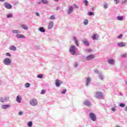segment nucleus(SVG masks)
Segmentation results:
<instances>
[{"label":"nucleus","instance_id":"obj_42","mask_svg":"<svg viewBox=\"0 0 127 127\" xmlns=\"http://www.w3.org/2000/svg\"><path fill=\"white\" fill-rule=\"evenodd\" d=\"M94 15V12H88V15H89L90 16H92V15Z\"/></svg>","mask_w":127,"mask_h":127},{"label":"nucleus","instance_id":"obj_59","mask_svg":"<svg viewBox=\"0 0 127 127\" xmlns=\"http://www.w3.org/2000/svg\"><path fill=\"white\" fill-rule=\"evenodd\" d=\"M54 1H55L56 2H58V1H59V0H54Z\"/></svg>","mask_w":127,"mask_h":127},{"label":"nucleus","instance_id":"obj_7","mask_svg":"<svg viewBox=\"0 0 127 127\" xmlns=\"http://www.w3.org/2000/svg\"><path fill=\"white\" fill-rule=\"evenodd\" d=\"M95 58V55H90L87 56L85 58L86 61H91V60H93Z\"/></svg>","mask_w":127,"mask_h":127},{"label":"nucleus","instance_id":"obj_34","mask_svg":"<svg viewBox=\"0 0 127 127\" xmlns=\"http://www.w3.org/2000/svg\"><path fill=\"white\" fill-rule=\"evenodd\" d=\"M103 7L106 9V8H108L109 7V4L105 3L103 4Z\"/></svg>","mask_w":127,"mask_h":127},{"label":"nucleus","instance_id":"obj_6","mask_svg":"<svg viewBox=\"0 0 127 127\" xmlns=\"http://www.w3.org/2000/svg\"><path fill=\"white\" fill-rule=\"evenodd\" d=\"M95 97L97 99H102L103 97V93L102 92H97L96 93Z\"/></svg>","mask_w":127,"mask_h":127},{"label":"nucleus","instance_id":"obj_22","mask_svg":"<svg viewBox=\"0 0 127 127\" xmlns=\"http://www.w3.org/2000/svg\"><path fill=\"white\" fill-rule=\"evenodd\" d=\"M92 38L93 40H98L99 37H98V36H97V34H94L92 36Z\"/></svg>","mask_w":127,"mask_h":127},{"label":"nucleus","instance_id":"obj_21","mask_svg":"<svg viewBox=\"0 0 127 127\" xmlns=\"http://www.w3.org/2000/svg\"><path fill=\"white\" fill-rule=\"evenodd\" d=\"M12 33L14 34H20V33H21V32H20V31L18 30H13L12 31Z\"/></svg>","mask_w":127,"mask_h":127},{"label":"nucleus","instance_id":"obj_27","mask_svg":"<svg viewBox=\"0 0 127 127\" xmlns=\"http://www.w3.org/2000/svg\"><path fill=\"white\" fill-rule=\"evenodd\" d=\"M42 2L44 4H48V3H49V1H48V0H42Z\"/></svg>","mask_w":127,"mask_h":127},{"label":"nucleus","instance_id":"obj_17","mask_svg":"<svg viewBox=\"0 0 127 127\" xmlns=\"http://www.w3.org/2000/svg\"><path fill=\"white\" fill-rule=\"evenodd\" d=\"M84 106H86V107H90L91 106V102L88 100H86L83 103Z\"/></svg>","mask_w":127,"mask_h":127},{"label":"nucleus","instance_id":"obj_49","mask_svg":"<svg viewBox=\"0 0 127 127\" xmlns=\"http://www.w3.org/2000/svg\"><path fill=\"white\" fill-rule=\"evenodd\" d=\"M23 112H22V111H20L19 112V116H22V115H23Z\"/></svg>","mask_w":127,"mask_h":127},{"label":"nucleus","instance_id":"obj_44","mask_svg":"<svg viewBox=\"0 0 127 127\" xmlns=\"http://www.w3.org/2000/svg\"><path fill=\"white\" fill-rule=\"evenodd\" d=\"M78 66H79V64H78L77 63H74V67L75 68H78Z\"/></svg>","mask_w":127,"mask_h":127},{"label":"nucleus","instance_id":"obj_52","mask_svg":"<svg viewBox=\"0 0 127 127\" xmlns=\"http://www.w3.org/2000/svg\"><path fill=\"white\" fill-rule=\"evenodd\" d=\"M86 51H87V52H91V51H92V49L86 50Z\"/></svg>","mask_w":127,"mask_h":127},{"label":"nucleus","instance_id":"obj_1","mask_svg":"<svg viewBox=\"0 0 127 127\" xmlns=\"http://www.w3.org/2000/svg\"><path fill=\"white\" fill-rule=\"evenodd\" d=\"M3 64L5 66H10L12 64V61L8 58H5L3 60Z\"/></svg>","mask_w":127,"mask_h":127},{"label":"nucleus","instance_id":"obj_37","mask_svg":"<svg viewBox=\"0 0 127 127\" xmlns=\"http://www.w3.org/2000/svg\"><path fill=\"white\" fill-rule=\"evenodd\" d=\"M25 88H29L30 87V83L27 82L25 84Z\"/></svg>","mask_w":127,"mask_h":127},{"label":"nucleus","instance_id":"obj_43","mask_svg":"<svg viewBox=\"0 0 127 127\" xmlns=\"http://www.w3.org/2000/svg\"><path fill=\"white\" fill-rule=\"evenodd\" d=\"M5 55L6 56H8V57H11V55L9 53H6Z\"/></svg>","mask_w":127,"mask_h":127},{"label":"nucleus","instance_id":"obj_38","mask_svg":"<svg viewBox=\"0 0 127 127\" xmlns=\"http://www.w3.org/2000/svg\"><path fill=\"white\" fill-rule=\"evenodd\" d=\"M66 92H67V89H64L63 90V91H61V94H63V95H64L66 94Z\"/></svg>","mask_w":127,"mask_h":127},{"label":"nucleus","instance_id":"obj_45","mask_svg":"<svg viewBox=\"0 0 127 127\" xmlns=\"http://www.w3.org/2000/svg\"><path fill=\"white\" fill-rule=\"evenodd\" d=\"M122 37H123V34H121L117 37V38H118V39H121Z\"/></svg>","mask_w":127,"mask_h":127},{"label":"nucleus","instance_id":"obj_53","mask_svg":"<svg viewBox=\"0 0 127 127\" xmlns=\"http://www.w3.org/2000/svg\"><path fill=\"white\" fill-rule=\"evenodd\" d=\"M41 3H42V0H41V1H39V2H38V4H41Z\"/></svg>","mask_w":127,"mask_h":127},{"label":"nucleus","instance_id":"obj_3","mask_svg":"<svg viewBox=\"0 0 127 127\" xmlns=\"http://www.w3.org/2000/svg\"><path fill=\"white\" fill-rule=\"evenodd\" d=\"M89 118L92 122H96L97 121V116H96V114L95 113L91 112L89 113Z\"/></svg>","mask_w":127,"mask_h":127},{"label":"nucleus","instance_id":"obj_14","mask_svg":"<svg viewBox=\"0 0 127 127\" xmlns=\"http://www.w3.org/2000/svg\"><path fill=\"white\" fill-rule=\"evenodd\" d=\"M73 10H74V6H70L69 7V9L68 10V12H67L68 14H71V13L73 12Z\"/></svg>","mask_w":127,"mask_h":127},{"label":"nucleus","instance_id":"obj_23","mask_svg":"<svg viewBox=\"0 0 127 127\" xmlns=\"http://www.w3.org/2000/svg\"><path fill=\"white\" fill-rule=\"evenodd\" d=\"M73 39L77 46H79V44L78 43V40H77V38L75 37H73Z\"/></svg>","mask_w":127,"mask_h":127},{"label":"nucleus","instance_id":"obj_46","mask_svg":"<svg viewBox=\"0 0 127 127\" xmlns=\"http://www.w3.org/2000/svg\"><path fill=\"white\" fill-rule=\"evenodd\" d=\"M114 1L116 3V4H118V3H119V2H120V0H114Z\"/></svg>","mask_w":127,"mask_h":127},{"label":"nucleus","instance_id":"obj_5","mask_svg":"<svg viewBox=\"0 0 127 127\" xmlns=\"http://www.w3.org/2000/svg\"><path fill=\"white\" fill-rule=\"evenodd\" d=\"M8 101H9V96L0 97V103H4L5 102H8Z\"/></svg>","mask_w":127,"mask_h":127},{"label":"nucleus","instance_id":"obj_25","mask_svg":"<svg viewBox=\"0 0 127 127\" xmlns=\"http://www.w3.org/2000/svg\"><path fill=\"white\" fill-rule=\"evenodd\" d=\"M83 2L85 6H88L89 5V1L87 0H84Z\"/></svg>","mask_w":127,"mask_h":127},{"label":"nucleus","instance_id":"obj_13","mask_svg":"<svg viewBox=\"0 0 127 127\" xmlns=\"http://www.w3.org/2000/svg\"><path fill=\"white\" fill-rule=\"evenodd\" d=\"M82 43L86 45V46H90V43H89V41L87 39H83L82 40Z\"/></svg>","mask_w":127,"mask_h":127},{"label":"nucleus","instance_id":"obj_60","mask_svg":"<svg viewBox=\"0 0 127 127\" xmlns=\"http://www.w3.org/2000/svg\"><path fill=\"white\" fill-rule=\"evenodd\" d=\"M125 84H126V85H127V80L125 81Z\"/></svg>","mask_w":127,"mask_h":127},{"label":"nucleus","instance_id":"obj_32","mask_svg":"<svg viewBox=\"0 0 127 127\" xmlns=\"http://www.w3.org/2000/svg\"><path fill=\"white\" fill-rule=\"evenodd\" d=\"M116 108H117V105H114V107L111 108V111H112V112H115V111H117V109Z\"/></svg>","mask_w":127,"mask_h":127},{"label":"nucleus","instance_id":"obj_55","mask_svg":"<svg viewBox=\"0 0 127 127\" xmlns=\"http://www.w3.org/2000/svg\"><path fill=\"white\" fill-rule=\"evenodd\" d=\"M36 15H37V16H39V15H40L39 14V13L37 12V13H36Z\"/></svg>","mask_w":127,"mask_h":127},{"label":"nucleus","instance_id":"obj_30","mask_svg":"<svg viewBox=\"0 0 127 127\" xmlns=\"http://www.w3.org/2000/svg\"><path fill=\"white\" fill-rule=\"evenodd\" d=\"M88 23H89V20L87 19H85L83 22L84 25H88Z\"/></svg>","mask_w":127,"mask_h":127},{"label":"nucleus","instance_id":"obj_9","mask_svg":"<svg viewBox=\"0 0 127 127\" xmlns=\"http://www.w3.org/2000/svg\"><path fill=\"white\" fill-rule=\"evenodd\" d=\"M61 84H63V82L61 81L60 80H56L55 85L56 87H60Z\"/></svg>","mask_w":127,"mask_h":127},{"label":"nucleus","instance_id":"obj_10","mask_svg":"<svg viewBox=\"0 0 127 127\" xmlns=\"http://www.w3.org/2000/svg\"><path fill=\"white\" fill-rule=\"evenodd\" d=\"M11 106H10V104H5L2 105L1 106V109H3V110H6L7 109H9V108H10Z\"/></svg>","mask_w":127,"mask_h":127},{"label":"nucleus","instance_id":"obj_48","mask_svg":"<svg viewBox=\"0 0 127 127\" xmlns=\"http://www.w3.org/2000/svg\"><path fill=\"white\" fill-rule=\"evenodd\" d=\"M39 48H40V47L39 46H36L35 47V49H37V50H38V49H39Z\"/></svg>","mask_w":127,"mask_h":127},{"label":"nucleus","instance_id":"obj_54","mask_svg":"<svg viewBox=\"0 0 127 127\" xmlns=\"http://www.w3.org/2000/svg\"><path fill=\"white\" fill-rule=\"evenodd\" d=\"M60 7H59V6H58V7H57V8H56V9H57V10H59V9H60Z\"/></svg>","mask_w":127,"mask_h":127},{"label":"nucleus","instance_id":"obj_8","mask_svg":"<svg viewBox=\"0 0 127 127\" xmlns=\"http://www.w3.org/2000/svg\"><path fill=\"white\" fill-rule=\"evenodd\" d=\"M3 5L5 8H7V9H11V8H12V5L6 2L4 3Z\"/></svg>","mask_w":127,"mask_h":127},{"label":"nucleus","instance_id":"obj_16","mask_svg":"<svg viewBox=\"0 0 127 127\" xmlns=\"http://www.w3.org/2000/svg\"><path fill=\"white\" fill-rule=\"evenodd\" d=\"M117 45L119 47H125L126 46V43L124 42H121L117 44Z\"/></svg>","mask_w":127,"mask_h":127},{"label":"nucleus","instance_id":"obj_11","mask_svg":"<svg viewBox=\"0 0 127 127\" xmlns=\"http://www.w3.org/2000/svg\"><path fill=\"white\" fill-rule=\"evenodd\" d=\"M22 100V97L20 96V95H18L16 98V101L17 103H21V101Z\"/></svg>","mask_w":127,"mask_h":127},{"label":"nucleus","instance_id":"obj_57","mask_svg":"<svg viewBox=\"0 0 127 127\" xmlns=\"http://www.w3.org/2000/svg\"><path fill=\"white\" fill-rule=\"evenodd\" d=\"M86 80H91V78L88 77L86 78Z\"/></svg>","mask_w":127,"mask_h":127},{"label":"nucleus","instance_id":"obj_2","mask_svg":"<svg viewBox=\"0 0 127 127\" xmlns=\"http://www.w3.org/2000/svg\"><path fill=\"white\" fill-rule=\"evenodd\" d=\"M77 50L78 49L76 48L75 46L72 45L70 46L69 51L70 53L72 54V55H77V53L76 52V51H77Z\"/></svg>","mask_w":127,"mask_h":127},{"label":"nucleus","instance_id":"obj_56","mask_svg":"<svg viewBox=\"0 0 127 127\" xmlns=\"http://www.w3.org/2000/svg\"><path fill=\"white\" fill-rule=\"evenodd\" d=\"M125 112H127V106H126L125 108Z\"/></svg>","mask_w":127,"mask_h":127},{"label":"nucleus","instance_id":"obj_33","mask_svg":"<svg viewBox=\"0 0 127 127\" xmlns=\"http://www.w3.org/2000/svg\"><path fill=\"white\" fill-rule=\"evenodd\" d=\"M7 18H11L13 17V15H12V14H8L6 15Z\"/></svg>","mask_w":127,"mask_h":127},{"label":"nucleus","instance_id":"obj_51","mask_svg":"<svg viewBox=\"0 0 127 127\" xmlns=\"http://www.w3.org/2000/svg\"><path fill=\"white\" fill-rule=\"evenodd\" d=\"M73 6H74V7H75V8H78V5H77V4H74Z\"/></svg>","mask_w":127,"mask_h":127},{"label":"nucleus","instance_id":"obj_36","mask_svg":"<svg viewBox=\"0 0 127 127\" xmlns=\"http://www.w3.org/2000/svg\"><path fill=\"white\" fill-rule=\"evenodd\" d=\"M119 106L121 107V108H125V107H126V104H125V103H120L119 104Z\"/></svg>","mask_w":127,"mask_h":127},{"label":"nucleus","instance_id":"obj_29","mask_svg":"<svg viewBox=\"0 0 127 127\" xmlns=\"http://www.w3.org/2000/svg\"><path fill=\"white\" fill-rule=\"evenodd\" d=\"M39 31H40L41 32H43V33L45 32V29H44V28H43V27H40V28H39Z\"/></svg>","mask_w":127,"mask_h":127},{"label":"nucleus","instance_id":"obj_50","mask_svg":"<svg viewBox=\"0 0 127 127\" xmlns=\"http://www.w3.org/2000/svg\"><path fill=\"white\" fill-rule=\"evenodd\" d=\"M127 2V0H122V3H126Z\"/></svg>","mask_w":127,"mask_h":127},{"label":"nucleus","instance_id":"obj_41","mask_svg":"<svg viewBox=\"0 0 127 127\" xmlns=\"http://www.w3.org/2000/svg\"><path fill=\"white\" fill-rule=\"evenodd\" d=\"M50 19H51V20H53L54 19H55V16L54 15H52L50 17Z\"/></svg>","mask_w":127,"mask_h":127},{"label":"nucleus","instance_id":"obj_31","mask_svg":"<svg viewBox=\"0 0 127 127\" xmlns=\"http://www.w3.org/2000/svg\"><path fill=\"white\" fill-rule=\"evenodd\" d=\"M37 78L39 79H43V74H39L37 75Z\"/></svg>","mask_w":127,"mask_h":127},{"label":"nucleus","instance_id":"obj_12","mask_svg":"<svg viewBox=\"0 0 127 127\" xmlns=\"http://www.w3.org/2000/svg\"><path fill=\"white\" fill-rule=\"evenodd\" d=\"M54 25V23H53V21H50L49 23V24L48 25V29H52Z\"/></svg>","mask_w":127,"mask_h":127},{"label":"nucleus","instance_id":"obj_4","mask_svg":"<svg viewBox=\"0 0 127 127\" xmlns=\"http://www.w3.org/2000/svg\"><path fill=\"white\" fill-rule=\"evenodd\" d=\"M29 104L30 106L36 107L37 106V100L35 98H33L30 100Z\"/></svg>","mask_w":127,"mask_h":127},{"label":"nucleus","instance_id":"obj_28","mask_svg":"<svg viewBox=\"0 0 127 127\" xmlns=\"http://www.w3.org/2000/svg\"><path fill=\"white\" fill-rule=\"evenodd\" d=\"M118 20H123L124 19V17L123 16H118L117 17Z\"/></svg>","mask_w":127,"mask_h":127},{"label":"nucleus","instance_id":"obj_19","mask_svg":"<svg viewBox=\"0 0 127 127\" xmlns=\"http://www.w3.org/2000/svg\"><path fill=\"white\" fill-rule=\"evenodd\" d=\"M16 37H17V38L25 39V36L24 35H23V34H17L16 35Z\"/></svg>","mask_w":127,"mask_h":127},{"label":"nucleus","instance_id":"obj_24","mask_svg":"<svg viewBox=\"0 0 127 127\" xmlns=\"http://www.w3.org/2000/svg\"><path fill=\"white\" fill-rule=\"evenodd\" d=\"M98 75L99 79H100L101 80H104V79H105V76H104V75H103V74L100 73Z\"/></svg>","mask_w":127,"mask_h":127},{"label":"nucleus","instance_id":"obj_39","mask_svg":"<svg viewBox=\"0 0 127 127\" xmlns=\"http://www.w3.org/2000/svg\"><path fill=\"white\" fill-rule=\"evenodd\" d=\"M94 72L95 74H98V75L100 73V72H99V70H98L97 69H94Z\"/></svg>","mask_w":127,"mask_h":127},{"label":"nucleus","instance_id":"obj_35","mask_svg":"<svg viewBox=\"0 0 127 127\" xmlns=\"http://www.w3.org/2000/svg\"><path fill=\"white\" fill-rule=\"evenodd\" d=\"M90 83H91V80H87L86 81V86L88 87L90 85Z\"/></svg>","mask_w":127,"mask_h":127},{"label":"nucleus","instance_id":"obj_40","mask_svg":"<svg viewBox=\"0 0 127 127\" xmlns=\"http://www.w3.org/2000/svg\"><path fill=\"white\" fill-rule=\"evenodd\" d=\"M45 93H46V90L43 89V90H42V91L41 92V94L44 95Z\"/></svg>","mask_w":127,"mask_h":127},{"label":"nucleus","instance_id":"obj_26","mask_svg":"<svg viewBox=\"0 0 127 127\" xmlns=\"http://www.w3.org/2000/svg\"><path fill=\"white\" fill-rule=\"evenodd\" d=\"M33 125V123H32V121H29L27 123V126L28 127H32Z\"/></svg>","mask_w":127,"mask_h":127},{"label":"nucleus","instance_id":"obj_18","mask_svg":"<svg viewBox=\"0 0 127 127\" xmlns=\"http://www.w3.org/2000/svg\"><path fill=\"white\" fill-rule=\"evenodd\" d=\"M10 51H16V47L13 45H11L9 47Z\"/></svg>","mask_w":127,"mask_h":127},{"label":"nucleus","instance_id":"obj_47","mask_svg":"<svg viewBox=\"0 0 127 127\" xmlns=\"http://www.w3.org/2000/svg\"><path fill=\"white\" fill-rule=\"evenodd\" d=\"M122 57H123V58H126V57H127V54L122 55Z\"/></svg>","mask_w":127,"mask_h":127},{"label":"nucleus","instance_id":"obj_20","mask_svg":"<svg viewBox=\"0 0 127 127\" xmlns=\"http://www.w3.org/2000/svg\"><path fill=\"white\" fill-rule=\"evenodd\" d=\"M21 27L24 30H28V27L26 26L25 24L21 25Z\"/></svg>","mask_w":127,"mask_h":127},{"label":"nucleus","instance_id":"obj_15","mask_svg":"<svg viewBox=\"0 0 127 127\" xmlns=\"http://www.w3.org/2000/svg\"><path fill=\"white\" fill-rule=\"evenodd\" d=\"M108 62L109 63V64H110V65H115V60L113 59H109L108 60Z\"/></svg>","mask_w":127,"mask_h":127},{"label":"nucleus","instance_id":"obj_58","mask_svg":"<svg viewBox=\"0 0 127 127\" xmlns=\"http://www.w3.org/2000/svg\"><path fill=\"white\" fill-rule=\"evenodd\" d=\"M5 0H0V1H1V2H3Z\"/></svg>","mask_w":127,"mask_h":127}]
</instances>
